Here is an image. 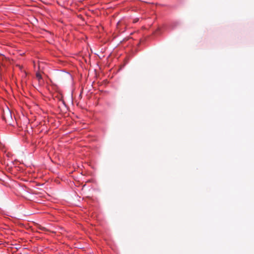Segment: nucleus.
<instances>
[{
    "label": "nucleus",
    "mask_w": 254,
    "mask_h": 254,
    "mask_svg": "<svg viewBox=\"0 0 254 254\" xmlns=\"http://www.w3.org/2000/svg\"><path fill=\"white\" fill-rule=\"evenodd\" d=\"M36 77L38 78L39 80L42 79V75L39 72H37L36 74Z\"/></svg>",
    "instance_id": "f257e3e1"
}]
</instances>
